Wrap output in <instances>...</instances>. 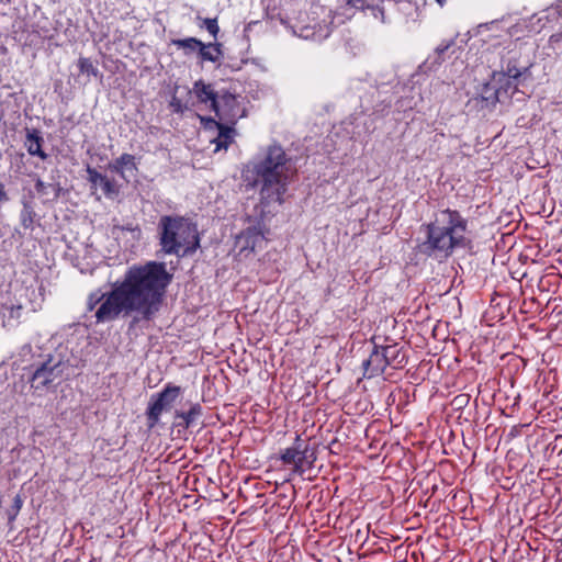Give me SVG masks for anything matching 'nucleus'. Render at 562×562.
<instances>
[{
	"mask_svg": "<svg viewBox=\"0 0 562 562\" xmlns=\"http://www.w3.org/2000/svg\"><path fill=\"white\" fill-rule=\"evenodd\" d=\"M383 353L385 355L389 366L393 368L401 367L404 363L405 357L401 352V348L397 345L381 346Z\"/></svg>",
	"mask_w": 562,
	"mask_h": 562,
	"instance_id": "4be33fe9",
	"label": "nucleus"
},
{
	"mask_svg": "<svg viewBox=\"0 0 562 562\" xmlns=\"http://www.w3.org/2000/svg\"><path fill=\"white\" fill-rule=\"evenodd\" d=\"M549 45L553 49H562V29L550 36Z\"/></svg>",
	"mask_w": 562,
	"mask_h": 562,
	"instance_id": "7c9ffc66",
	"label": "nucleus"
},
{
	"mask_svg": "<svg viewBox=\"0 0 562 562\" xmlns=\"http://www.w3.org/2000/svg\"><path fill=\"white\" fill-rule=\"evenodd\" d=\"M398 5L401 7H409L411 5V2L407 1V0H401L397 2Z\"/></svg>",
	"mask_w": 562,
	"mask_h": 562,
	"instance_id": "f704fd0d",
	"label": "nucleus"
},
{
	"mask_svg": "<svg viewBox=\"0 0 562 562\" xmlns=\"http://www.w3.org/2000/svg\"><path fill=\"white\" fill-rule=\"evenodd\" d=\"M42 337L38 335L33 337L32 341L25 344L21 347L19 351V357L21 358V363H25L23 369L32 368V364L36 362L38 355H45L44 349L41 346Z\"/></svg>",
	"mask_w": 562,
	"mask_h": 562,
	"instance_id": "6ab92c4d",
	"label": "nucleus"
},
{
	"mask_svg": "<svg viewBox=\"0 0 562 562\" xmlns=\"http://www.w3.org/2000/svg\"><path fill=\"white\" fill-rule=\"evenodd\" d=\"M21 507H22V501H21L20 496H16L14 498L15 514L21 509Z\"/></svg>",
	"mask_w": 562,
	"mask_h": 562,
	"instance_id": "473e14b6",
	"label": "nucleus"
},
{
	"mask_svg": "<svg viewBox=\"0 0 562 562\" xmlns=\"http://www.w3.org/2000/svg\"><path fill=\"white\" fill-rule=\"evenodd\" d=\"M456 40H445L442 41L434 50L432 54L428 56L426 59V65L428 69L435 70L439 67L447 58L451 56V54L456 53Z\"/></svg>",
	"mask_w": 562,
	"mask_h": 562,
	"instance_id": "a211bd4d",
	"label": "nucleus"
},
{
	"mask_svg": "<svg viewBox=\"0 0 562 562\" xmlns=\"http://www.w3.org/2000/svg\"><path fill=\"white\" fill-rule=\"evenodd\" d=\"M202 415V406L199 403H194L191 405L188 412L177 411L175 414L176 419H180L177 425L189 428L195 424L196 419Z\"/></svg>",
	"mask_w": 562,
	"mask_h": 562,
	"instance_id": "412c9836",
	"label": "nucleus"
},
{
	"mask_svg": "<svg viewBox=\"0 0 562 562\" xmlns=\"http://www.w3.org/2000/svg\"><path fill=\"white\" fill-rule=\"evenodd\" d=\"M171 281L164 262L133 265L109 291L98 289L87 299V311H94L97 324L134 315L133 322H149L159 312L166 289Z\"/></svg>",
	"mask_w": 562,
	"mask_h": 562,
	"instance_id": "f257e3e1",
	"label": "nucleus"
},
{
	"mask_svg": "<svg viewBox=\"0 0 562 562\" xmlns=\"http://www.w3.org/2000/svg\"><path fill=\"white\" fill-rule=\"evenodd\" d=\"M201 121L205 122V127H214L217 131L216 137L211 139V143L215 145L214 151H220L222 149L226 150L228 146L234 142L236 131L233 126L225 125L215 121L214 119L201 117Z\"/></svg>",
	"mask_w": 562,
	"mask_h": 562,
	"instance_id": "4468645a",
	"label": "nucleus"
},
{
	"mask_svg": "<svg viewBox=\"0 0 562 562\" xmlns=\"http://www.w3.org/2000/svg\"><path fill=\"white\" fill-rule=\"evenodd\" d=\"M171 106H173L176 111H180L181 108L180 102L176 99H173V101L171 102Z\"/></svg>",
	"mask_w": 562,
	"mask_h": 562,
	"instance_id": "72a5a7b5",
	"label": "nucleus"
},
{
	"mask_svg": "<svg viewBox=\"0 0 562 562\" xmlns=\"http://www.w3.org/2000/svg\"><path fill=\"white\" fill-rule=\"evenodd\" d=\"M199 54H200L202 60L215 63L218 60L220 56L222 55L221 44H218V43L204 44L202 42V45H200V47H199Z\"/></svg>",
	"mask_w": 562,
	"mask_h": 562,
	"instance_id": "b1692460",
	"label": "nucleus"
},
{
	"mask_svg": "<svg viewBox=\"0 0 562 562\" xmlns=\"http://www.w3.org/2000/svg\"><path fill=\"white\" fill-rule=\"evenodd\" d=\"M426 237L419 244L423 254L442 260L456 248L469 245L468 221L457 211L442 209L435 213L434 220L423 226Z\"/></svg>",
	"mask_w": 562,
	"mask_h": 562,
	"instance_id": "7ed1b4c3",
	"label": "nucleus"
},
{
	"mask_svg": "<svg viewBox=\"0 0 562 562\" xmlns=\"http://www.w3.org/2000/svg\"><path fill=\"white\" fill-rule=\"evenodd\" d=\"M99 187L101 188L102 192L108 198H113V196L117 195V193H119V187L115 183V181L108 178L106 176L104 177L102 182L99 184Z\"/></svg>",
	"mask_w": 562,
	"mask_h": 562,
	"instance_id": "cd10ccee",
	"label": "nucleus"
},
{
	"mask_svg": "<svg viewBox=\"0 0 562 562\" xmlns=\"http://www.w3.org/2000/svg\"><path fill=\"white\" fill-rule=\"evenodd\" d=\"M440 7H442L446 2V0H435Z\"/></svg>",
	"mask_w": 562,
	"mask_h": 562,
	"instance_id": "c9c22d12",
	"label": "nucleus"
},
{
	"mask_svg": "<svg viewBox=\"0 0 562 562\" xmlns=\"http://www.w3.org/2000/svg\"><path fill=\"white\" fill-rule=\"evenodd\" d=\"M364 370V376L374 378L382 374L389 367L385 355L381 346L374 345L370 352V356L362 363Z\"/></svg>",
	"mask_w": 562,
	"mask_h": 562,
	"instance_id": "2eb2a0df",
	"label": "nucleus"
},
{
	"mask_svg": "<svg viewBox=\"0 0 562 562\" xmlns=\"http://www.w3.org/2000/svg\"><path fill=\"white\" fill-rule=\"evenodd\" d=\"M517 25L508 24L505 19L494 20L479 24L473 31V36H480L482 42L488 45V48L499 49L517 46L519 37L514 40Z\"/></svg>",
	"mask_w": 562,
	"mask_h": 562,
	"instance_id": "0eeeda50",
	"label": "nucleus"
},
{
	"mask_svg": "<svg viewBox=\"0 0 562 562\" xmlns=\"http://www.w3.org/2000/svg\"><path fill=\"white\" fill-rule=\"evenodd\" d=\"M241 177L247 188H258L262 212L272 204L281 205L291 181L290 158L281 145L270 144L244 165Z\"/></svg>",
	"mask_w": 562,
	"mask_h": 562,
	"instance_id": "f03ea898",
	"label": "nucleus"
},
{
	"mask_svg": "<svg viewBox=\"0 0 562 562\" xmlns=\"http://www.w3.org/2000/svg\"><path fill=\"white\" fill-rule=\"evenodd\" d=\"M192 93L195 95L200 103L204 104L209 110L214 112L218 89H215L211 83H205L202 80H198L193 85Z\"/></svg>",
	"mask_w": 562,
	"mask_h": 562,
	"instance_id": "f3484780",
	"label": "nucleus"
},
{
	"mask_svg": "<svg viewBox=\"0 0 562 562\" xmlns=\"http://www.w3.org/2000/svg\"><path fill=\"white\" fill-rule=\"evenodd\" d=\"M290 29L293 35L303 40H311L316 42L326 40L331 33V29L328 23L312 25L297 22L291 25Z\"/></svg>",
	"mask_w": 562,
	"mask_h": 562,
	"instance_id": "ddd939ff",
	"label": "nucleus"
},
{
	"mask_svg": "<svg viewBox=\"0 0 562 562\" xmlns=\"http://www.w3.org/2000/svg\"><path fill=\"white\" fill-rule=\"evenodd\" d=\"M172 45L177 46L179 49H183L184 54H190L192 52L199 50L202 42L195 37H187L181 40H172Z\"/></svg>",
	"mask_w": 562,
	"mask_h": 562,
	"instance_id": "393cba45",
	"label": "nucleus"
},
{
	"mask_svg": "<svg viewBox=\"0 0 562 562\" xmlns=\"http://www.w3.org/2000/svg\"><path fill=\"white\" fill-rule=\"evenodd\" d=\"M109 169L117 173L125 181H130L137 171L136 158L131 154H122L109 165Z\"/></svg>",
	"mask_w": 562,
	"mask_h": 562,
	"instance_id": "dca6fc26",
	"label": "nucleus"
},
{
	"mask_svg": "<svg viewBox=\"0 0 562 562\" xmlns=\"http://www.w3.org/2000/svg\"><path fill=\"white\" fill-rule=\"evenodd\" d=\"M35 189L38 193H46V184L41 179L36 180Z\"/></svg>",
	"mask_w": 562,
	"mask_h": 562,
	"instance_id": "2f4dec72",
	"label": "nucleus"
},
{
	"mask_svg": "<svg viewBox=\"0 0 562 562\" xmlns=\"http://www.w3.org/2000/svg\"><path fill=\"white\" fill-rule=\"evenodd\" d=\"M348 4L382 23L385 22L386 12L395 5L393 0H348Z\"/></svg>",
	"mask_w": 562,
	"mask_h": 562,
	"instance_id": "9b49d317",
	"label": "nucleus"
},
{
	"mask_svg": "<svg viewBox=\"0 0 562 562\" xmlns=\"http://www.w3.org/2000/svg\"><path fill=\"white\" fill-rule=\"evenodd\" d=\"M201 26L204 27L214 38H216L220 32L216 19H204L203 24Z\"/></svg>",
	"mask_w": 562,
	"mask_h": 562,
	"instance_id": "c85d7f7f",
	"label": "nucleus"
},
{
	"mask_svg": "<svg viewBox=\"0 0 562 562\" xmlns=\"http://www.w3.org/2000/svg\"><path fill=\"white\" fill-rule=\"evenodd\" d=\"M78 68L82 75H86L88 77H98L99 76V70L93 65V63L90 58L80 57L78 59Z\"/></svg>",
	"mask_w": 562,
	"mask_h": 562,
	"instance_id": "a878e982",
	"label": "nucleus"
},
{
	"mask_svg": "<svg viewBox=\"0 0 562 562\" xmlns=\"http://www.w3.org/2000/svg\"><path fill=\"white\" fill-rule=\"evenodd\" d=\"M180 394V386L168 383L159 393L151 395L146 411L149 427L159 423L161 414L170 409Z\"/></svg>",
	"mask_w": 562,
	"mask_h": 562,
	"instance_id": "1a4fd4ad",
	"label": "nucleus"
},
{
	"mask_svg": "<svg viewBox=\"0 0 562 562\" xmlns=\"http://www.w3.org/2000/svg\"><path fill=\"white\" fill-rule=\"evenodd\" d=\"M284 464H293L294 471L303 474L306 467H311L316 460L314 450L304 445L300 436H296L293 447L286 448L281 453Z\"/></svg>",
	"mask_w": 562,
	"mask_h": 562,
	"instance_id": "9d476101",
	"label": "nucleus"
},
{
	"mask_svg": "<svg viewBox=\"0 0 562 562\" xmlns=\"http://www.w3.org/2000/svg\"><path fill=\"white\" fill-rule=\"evenodd\" d=\"M214 113L220 121L234 125L246 115L244 97L229 89H218Z\"/></svg>",
	"mask_w": 562,
	"mask_h": 562,
	"instance_id": "6e6552de",
	"label": "nucleus"
},
{
	"mask_svg": "<svg viewBox=\"0 0 562 562\" xmlns=\"http://www.w3.org/2000/svg\"><path fill=\"white\" fill-rule=\"evenodd\" d=\"M158 228L166 255L186 256L199 247L196 227L184 217L165 215L159 220Z\"/></svg>",
	"mask_w": 562,
	"mask_h": 562,
	"instance_id": "20e7f679",
	"label": "nucleus"
},
{
	"mask_svg": "<svg viewBox=\"0 0 562 562\" xmlns=\"http://www.w3.org/2000/svg\"><path fill=\"white\" fill-rule=\"evenodd\" d=\"M35 212L33 207L24 203L23 209L21 211V224L24 228H31L34 223Z\"/></svg>",
	"mask_w": 562,
	"mask_h": 562,
	"instance_id": "bb28decb",
	"label": "nucleus"
},
{
	"mask_svg": "<svg viewBox=\"0 0 562 562\" xmlns=\"http://www.w3.org/2000/svg\"><path fill=\"white\" fill-rule=\"evenodd\" d=\"M31 387L38 395L59 385L68 375L69 363L60 353L38 355L32 364Z\"/></svg>",
	"mask_w": 562,
	"mask_h": 562,
	"instance_id": "423d86ee",
	"label": "nucleus"
},
{
	"mask_svg": "<svg viewBox=\"0 0 562 562\" xmlns=\"http://www.w3.org/2000/svg\"><path fill=\"white\" fill-rule=\"evenodd\" d=\"M88 180L93 187H98L102 180L104 179V175L97 171L94 168L90 166L87 167Z\"/></svg>",
	"mask_w": 562,
	"mask_h": 562,
	"instance_id": "c756f323",
	"label": "nucleus"
},
{
	"mask_svg": "<svg viewBox=\"0 0 562 562\" xmlns=\"http://www.w3.org/2000/svg\"><path fill=\"white\" fill-rule=\"evenodd\" d=\"M0 314L2 317V324L4 327H15L22 317L23 305L22 303L12 296H0Z\"/></svg>",
	"mask_w": 562,
	"mask_h": 562,
	"instance_id": "f8f14e48",
	"label": "nucleus"
},
{
	"mask_svg": "<svg viewBox=\"0 0 562 562\" xmlns=\"http://www.w3.org/2000/svg\"><path fill=\"white\" fill-rule=\"evenodd\" d=\"M516 47L502 48L499 52L502 70L493 72L491 82L485 87V100L501 101L510 90H516V81L528 71L530 65L520 61V52Z\"/></svg>",
	"mask_w": 562,
	"mask_h": 562,
	"instance_id": "39448f33",
	"label": "nucleus"
},
{
	"mask_svg": "<svg viewBox=\"0 0 562 562\" xmlns=\"http://www.w3.org/2000/svg\"><path fill=\"white\" fill-rule=\"evenodd\" d=\"M238 239L239 241L245 240L243 248H250L254 250L258 241L263 239V235L257 227H249L241 233Z\"/></svg>",
	"mask_w": 562,
	"mask_h": 562,
	"instance_id": "5701e85b",
	"label": "nucleus"
},
{
	"mask_svg": "<svg viewBox=\"0 0 562 562\" xmlns=\"http://www.w3.org/2000/svg\"><path fill=\"white\" fill-rule=\"evenodd\" d=\"M42 143L43 137L41 136L40 131L33 128L27 130L26 132V139H25V147L27 149V153L31 156H37L42 160H45L47 158V154L42 149Z\"/></svg>",
	"mask_w": 562,
	"mask_h": 562,
	"instance_id": "aec40b11",
	"label": "nucleus"
},
{
	"mask_svg": "<svg viewBox=\"0 0 562 562\" xmlns=\"http://www.w3.org/2000/svg\"><path fill=\"white\" fill-rule=\"evenodd\" d=\"M557 11H558V13H559V14H561V13H562V10H561V9H559V5L557 7Z\"/></svg>",
	"mask_w": 562,
	"mask_h": 562,
	"instance_id": "e433bc0d",
	"label": "nucleus"
}]
</instances>
